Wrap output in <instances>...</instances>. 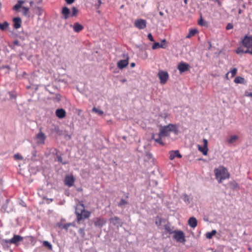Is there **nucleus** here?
Returning a JSON list of instances; mask_svg holds the SVG:
<instances>
[{"instance_id":"60","label":"nucleus","mask_w":252,"mask_h":252,"mask_svg":"<svg viewBox=\"0 0 252 252\" xmlns=\"http://www.w3.org/2000/svg\"><path fill=\"white\" fill-rule=\"evenodd\" d=\"M22 205L23 206H25V205H24V203H22Z\"/></svg>"},{"instance_id":"52","label":"nucleus","mask_w":252,"mask_h":252,"mask_svg":"<svg viewBox=\"0 0 252 252\" xmlns=\"http://www.w3.org/2000/svg\"><path fill=\"white\" fill-rule=\"evenodd\" d=\"M1 68H7L8 70H9V67L8 66H4L1 67Z\"/></svg>"},{"instance_id":"11","label":"nucleus","mask_w":252,"mask_h":252,"mask_svg":"<svg viewBox=\"0 0 252 252\" xmlns=\"http://www.w3.org/2000/svg\"><path fill=\"white\" fill-rule=\"evenodd\" d=\"M178 69L181 73L185 72L189 70V64L184 62H181L178 65Z\"/></svg>"},{"instance_id":"55","label":"nucleus","mask_w":252,"mask_h":252,"mask_svg":"<svg viewBox=\"0 0 252 252\" xmlns=\"http://www.w3.org/2000/svg\"><path fill=\"white\" fill-rule=\"evenodd\" d=\"M98 2H99V4H101V0H98Z\"/></svg>"},{"instance_id":"8","label":"nucleus","mask_w":252,"mask_h":252,"mask_svg":"<svg viewBox=\"0 0 252 252\" xmlns=\"http://www.w3.org/2000/svg\"><path fill=\"white\" fill-rule=\"evenodd\" d=\"M203 146L201 147L200 145H197L198 150L201 152L204 155L206 156L208 153V140L206 139H203Z\"/></svg>"},{"instance_id":"19","label":"nucleus","mask_w":252,"mask_h":252,"mask_svg":"<svg viewBox=\"0 0 252 252\" xmlns=\"http://www.w3.org/2000/svg\"><path fill=\"white\" fill-rule=\"evenodd\" d=\"M21 25V19L19 17H15L13 19V26L14 27L18 29Z\"/></svg>"},{"instance_id":"54","label":"nucleus","mask_w":252,"mask_h":252,"mask_svg":"<svg viewBox=\"0 0 252 252\" xmlns=\"http://www.w3.org/2000/svg\"><path fill=\"white\" fill-rule=\"evenodd\" d=\"M229 72H228V73H227V74H226V76H225V77H226V78L227 79H228V75H229Z\"/></svg>"},{"instance_id":"41","label":"nucleus","mask_w":252,"mask_h":252,"mask_svg":"<svg viewBox=\"0 0 252 252\" xmlns=\"http://www.w3.org/2000/svg\"><path fill=\"white\" fill-rule=\"evenodd\" d=\"M245 51H244L243 49H242V47H239L238 48L237 50H236V53L237 54H240V53H245Z\"/></svg>"},{"instance_id":"34","label":"nucleus","mask_w":252,"mask_h":252,"mask_svg":"<svg viewBox=\"0 0 252 252\" xmlns=\"http://www.w3.org/2000/svg\"><path fill=\"white\" fill-rule=\"evenodd\" d=\"M237 71V69L236 68H234L230 70L229 73L231 74V78H233L236 75Z\"/></svg>"},{"instance_id":"2","label":"nucleus","mask_w":252,"mask_h":252,"mask_svg":"<svg viewBox=\"0 0 252 252\" xmlns=\"http://www.w3.org/2000/svg\"><path fill=\"white\" fill-rule=\"evenodd\" d=\"M216 178L219 183L229 178V173L223 166H219L214 170Z\"/></svg>"},{"instance_id":"61","label":"nucleus","mask_w":252,"mask_h":252,"mask_svg":"<svg viewBox=\"0 0 252 252\" xmlns=\"http://www.w3.org/2000/svg\"><path fill=\"white\" fill-rule=\"evenodd\" d=\"M63 164H66V162H63Z\"/></svg>"},{"instance_id":"33","label":"nucleus","mask_w":252,"mask_h":252,"mask_svg":"<svg viewBox=\"0 0 252 252\" xmlns=\"http://www.w3.org/2000/svg\"><path fill=\"white\" fill-rule=\"evenodd\" d=\"M8 26V24L7 22H4L3 24H0V29L2 30H5Z\"/></svg>"},{"instance_id":"46","label":"nucleus","mask_w":252,"mask_h":252,"mask_svg":"<svg viewBox=\"0 0 252 252\" xmlns=\"http://www.w3.org/2000/svg\"><path fill=\"white\" fill-rule=\"evenodd\" d=\"M37 10L39 15H41L42 14L43 10L40 8H37Z\"/></svg>"},{"instance_id":"59","label":"nucleus","mask_w":252,"mask_h":252,"mask_svg":"<svg viewBox=\"0 0 252 252\" xmlns=\"http://www.w3.org/2000/svg\"><path fill=\"white\" fill-rule=\"evenodd\" d=\"M149 156L150 157H152V155H150V154H149Z\"/></svg>"},{"instance_id":"51","label":"nucleus","mask_w":252,"mask_h":252,"mask_svg":"<svg viewBox=\"0 0 252 252\" xmlns=\"http://www.w3.org/2000/svg\"><path fill=\"white\" fill-rule=\"evenodd\" d=\"M58 160L59 161L62 162V158L61 157H58Z\"/></svg>"},{"instance_id":"4","label":"nucleus","mask_w":252,"mask_h":252,"mask_svg":"<svg viewBox=\"0 0 252 252\" xmlns=\"http://www.w3.org/2000/svg\"><path fill=\"white\" fill-rule=\"evenodd\" d=\"M173 238L177 242L185 243L186 242L184 233L181 230H175L172 232Z\"/></svg>"},{"instance_id":"48","label":"nucleus","mask_w":252,"mask_h":252,"mask_svg":"<svg viewBox=\"0 0 252 252\" xmlns=\"http://www.w3.org/2000/svg\"><path fill=\"white\" fill-rule=\"evenodd\" d=\"M245 95L247 96H251L252 97V93H247L246 92L245 94Z\"/></svg>"},{"instance_id":"22","label":"nucleus","mask_w":252,"mask_h":252,"mask_svg":"<svg viewBox=\"0 0 252 252\" xmlns=\"http://www.w3.org/2000/svg\"><path fill=\"white\" fill-rule=\"evenodd\" d=\"M62 13L63 15V18L66 19L68 18L69 15L70 14V11L69 8L66 7H64L63 8Z\"/></svg>"},{"instance_id":"28","label":"nucleus","mask_w":252,"mask_h":252,"mask_svg":"<svg viewBox=\"0 0 252 252\" xmlns=\"http://www.w3.org/2000/svg\"><path fill=\"white\" fill-rule=\"evenodd\" d=\"M198 24L201 26L208 27V23L207 21L203 20L202 18L198 21Z\"/></svg>"},{"instance_id":"14","label":"nucleus","mask_w":252,"mask_h":252,"mask_svg":"<svg viewBox=\"0 0 252 252\" xmlns=\"http://www.w3.org/2000/svg\"><path fill=\"white\" fill-rule=\"evenodd\" d=\"M106 223V220L99 218H96L94 221L95 226L97 227H102Z\"/></svg>"},{"instance_id":"50","label":"nucleus","mask_w":252,"mask_h":252,"mask_svg":"<svg viewBox=\"0 0 252 252\" xmlns=\"http://www.w3.org/2000/svg\"><path fill=\"white\" fill-rule=\"evenodd\" d=\"M79 233H80L81 234H83L84 233V229H79Z\"/></svg>"},{"instance_id":"15","label":"nucleus","mask_w":252,"mask_h":252,"mask_svg":"<svg viewBox=\"0 0 252 252\" xmlns=\"http://www.w3.org/2000/svg\"><path fill=\"white\" fill-rule=\"evenodd\" d=\"M182 157L178 150L172 151L169 152V158L170 160H173L176 157L181 158Z\"/></svg>"},{"instance_id":"18","label":"nucleus","mask_w":252,"mask_h":252,"mask_svg":"<svg viewBox=\"0 0 252 252\" xmlns=\"http://www.w3.org/2000/svg\"><path fill=\"white\" fill-rule=\"evenodd\" d=\"M128 63V59H125V60H120V61H119L118 62L117 65L119 68L122 69V68L125 67L127 65Z\"/></svg>"},{"instance_id":"40","label":"nucleus","mask_w":252,"mask_h":252,"mask_svg":"<svg viewBox=\"0 0 252 252\" xmlns=\"http://www.w3.org/2000/svg\"><path fill=\"white\" fill-rule=\"evenodd\" d=\"M78 13V10L75 7H73L72 9V12L71 13V15L72 16H75L77 15Z\"/></svg>"},{"instance_id":"37","label":"nucleus","mask_w":252,"mask_h":252,"mask_svg":"<svg viewBox=\"0 0 252 252\" xmlns=\"http://www.w3.org/2000/svg\"><path fill=\"white\" fill-rule=\"evenodd\" d=\"M43 244L45 247H47L49 249H52V245L49 242L45 241L43 242Z\"/></svg>"},{"instance_id":"25","label":"nucleus","mask_w":252,"mask_h":252,"mask_svg":"<svg viewBox=\"0 0 252 252\" xmlns=\"http://www.w3.org/2000/svg\"><path fill=\"white\" fill-rule=\"evenodd\" d=\"M229 187L233 190H237L239 189V187L237 183L235 181L230 182L229 183Z\"/></svg>"},{"instance_id":"23","label":"nucleus","mask_w":252,"mask_h":252,"mask_svg":"<svg viewBox=\"0 0 252 252\" xmlns=\"http://www.w3.org/2000/svg\"><path fill=\"white\" fill-rule=\"evenodd\" d=\"M72 28L74 32H80L83 29V26L78 23H75L73 25Z\"/></svg>"},{"instance_id":"10","label":"nucleus","mask_w":252,"mask_h":252,"mask_svg":"<svg viewBox=\"0 0 252 252\" xmlns=\"http://www.w3.org/2000/svg\"><path fill=\"white\" fill-rule=\"evenodd\" d=\"M243 45L247 48V49L252 47V36H245L242 41Z\"/></svg>"},{"instance_id":"21","label":"nucleus","mask_w":252,"mask_h":252,"mask_svg":"<svg viewBox=\"0 0 252 252\" xmlns=\"http://www.w3.org/2000/svg\"><path fill=\"white\" fill-rule=\"evenodd\" d=\"M238 139V136L236 135H231L227 139L226 141L229 144H233Z\"/></svg>"},{"instance_id":"9","label":"nucleus","mask_w":252,"mask_h":252,"mask_svg":"<svg viewBox=\"0 0 252 252\" xmlns=\"http://www.w3.org/2000/svg\"><path fill=\"white\" fill-rule=\"evenodd\" d=\"M147 22L146 20L142 19H139L136 20L134 22L135 26L138 29L141 30L144 29L146 28Z\"/></svg>"},{"instance_id":"47","label":"nucleus","mask_w":252,"mask_h":252,"mask_svg":"<svg viewBox=\"0 0 252 252\" xmlns=\"http://www.w3.org/2000/svg\"><path fill=\"white\" fill-rule=\"evenodd\" d=\"M65 1L68 4H71L74 1V0H65Z\"/></svg>"},{"instance_id":"30","label":"nucleus","mask_w":252,"mask_h":252,"mask_svg":"<svg viewBox=\"0 0 252 252\" xmlns=\"http://www.w3.org/2000/svg\"><path fill=\"white\" fill-rule=\"evenodd\" d=\"M92 110L94 112L97 114L99 115H102L103 114V111L95 107L93 108Z\"/></svg>"},{"instance_id":"7","label":"nucleus","mask_w":252,"mask_h":252,"mask_svg":"<svg viewBox=\"0 0 252 252\" xmlns=\"http://www.w3.org/2000/svg\"><path fill=\"white\" fill-rule=\"evenodd\" d=\"M75 182V178L72 174H68L65 176L64 183L68 187H72Z\"/></svg>"},{"instance_id":"29","label":"nucleus","mask_w":252,"mask_h":252,"mask_svg":"<svg viewBox=\"0 0 252 252\" xmlns=\"http://www.w3.org/2000/svg\"><path fill=\"white\" fill-rule=\"evenodd\" d=\"M244 81H245V79L244 78H242L240 76H238L235 78L234 81L235 83L242 84V83H244Z\"/></svg>"},{"instance_id":"38","label":"nucleus","mask_w":252,"mask_h":252,"mask_svg":"<svg viewBox=\"0 0 252 252\" xmlns=\"http://www.w3.org/2000/svg\"><path fill=\"white\" fill-rule=\"evenodd\" d=\"M22 12L23 15H27L28 14L29 8L23 7H22Z\"/></svg>"},{"instance_id":"58","label":"nucleus","mask_w":252,"mask_h":252,"mask_svg":"<svg viewBox=\"0 0 252 252\" xmlns=\"http://www.w3.org/2000/svg\"><path fill=\"white\" fill-rule=\"evenodd\" d=\"M30 3H31V5H32V1H31V2H30Z\"/></svg>"},{"instance_id":"17","label":"nucleus","mask_w":252,"mask_h":252,"mask_svg":"<svg viewBox=\"0 0 252 252\" xmlns=\"http://www.w3.org/2000/svg\"><path fill=\"white\" fill-rule=\"evenodd\" d=\"M180 197L186 205L189 204L192 201V198L186 193L183 194Z\"/></svg>"},{"instance_id":"56","label":"nucleus","mask_w":252,"mask_h":252,"mask_svg":"<svg viewBox=\"0 0 252 252\" xmlns=\"http://www.w3.org/2000/svg\"><path fill=\"white\" fill-rule=\"evenodd\" d=\"M159 14H160V15H163V13H162V12H159Z\"/></svg>"},{"instance_id":"20","label":"nucleus","mask_w":252,"mask_h":252,"mask_svg":"<svg viewBox=\"0 0 252 252\" xmlns=\"http://www.w3.org/2000/svg\"><path fill=\"white\" fill-rule=\"evenodd\" d=\"M65 111L63 109H57L56 111V114L57 116L60 118L62 119L65 116Z\"/></svg>"},{"instance_id":"12","label":"nucleus","mask_w":252,"mask_h":252,"mask_svg":"<svg viewBox=\"0 0 252 252\" xmlns=\"http://www.w3.org/2000/svg\"><path fill=\"white\" fill-rule=\"evenodd\" d=\"M23 238L22 237L19 235H14V237L8 240V242L11 244H14L16 245H18L19 243L23 240Z\"/></svg>"},{"instance_id":"1","label":"nucleus","mask_w":252,"mask_h":252,"mask_svg":"<svg viewBox=\"0 0 252 252\" xmlns=\"http://www.w3.org/2000/svg\"><path fill=\"white\" fill-rule=\"evenodd\" d=\"M178 126L175 124H170L167 126H161L159 128L158 138H155V135H153L152 138L157 143L160 145H164L163 141L170 135L171 132L177 134L178 131Z\"/></svg>"},{"instance_id":"24","label":"nucleus","mask_w":252,"mask_h":252,"mask_svg":"<svg viewBox=\"0 0 252 252\" xmlns=\"http://www.w3.org/2000/svg\"><path fill=\"white\" fill-rule=\"evenodd\" d=\"M197 32V30L195 29H190L189 31V32L188 34L186 36L187 38H189L192 36L195 35V34Z\"/></svg>"},{"instance_id":"44","label":"nucleus","mask_w":252,"mask_h":252,"mask_svg":"<svg viewBox=\"0 0 252 252\" xmlns=\"http://www.w3.org/2000/svg\"><path fill=\"white\" fill-rule=\"evenodd\" d=\"M226 30H230L231 29L233 28V25L232 24H230V23H229L227 26H226Z\"/></svg>"},{"instance_id":"43","label":"nucleus","mask_w":252,"mask_h":252,"mask_svg":"<svg viewBox=\"0 0 252 252\" xmlns=\"http://www.w3.org/2000/svg\"><path fill=\"white\" fill-rule=\"evenodd\" d=\"M148 37L150 41H154V38H153V36H152V34H151V33H149V34H148Z\"/></svg>"},{"instance_id":"53","label":"nucleus","mask_w":252,"mask_h":252,"mask_svg":"<svg viewBox=\"0 0 252 252\" xmlns=\"http://www.w3.org/2000/svg\"><path fill=\"white\" fill-rule=\"evenodd\" d=\"M135 63H131V64H130V66H131V67H133L135 66Z\"/></svg>"},{"instance_id":"35","label":"nucleus","mask_w":252,"mask_h":252,"mask_svg":"<svg viewBox=\"0 0 252 252\" xmlns=\"http://www.w3.org/2000/svg\"><path fill=\"white\" fill-rule=\"evenodd\" d=\"M127 202L126 200L125 199H121L120 202L118 204V205L120 207H122L123 206L127 204Z\"/></svg>"},{"instance_id":"27","label":"nucleus","mask_w":252,"mask_h":252,"mask_svg":"<svg viewBox=\"0 0 252 252\" xmlns=\"http://www.w3.org/2000/svg\"><path fill=\"white\" fill-rule=\"evenodd\" d=\"M24 3L23 0H19L17 3L14 6L13 9L18 10L20 8H22V4Z\"/></svg>"},{"instance_id":"45","label":"nucleus","mask_w":252,"mask_h":252,"mask_svg":"<svg viewBox=\"0 0 252 252\" xmlns=\"http://www.w3.org/2000/svg\"><path fill=\"white\" fill-rule=\"evenodd\" d=\"M9 94L11 99H15L16 98V95L11 94V93H9Z\"/></svg>"},{"instance_id":"49","label":"nucleus","mask_w":252,"mask_h":252,"mask_svg":"<svg viewBox=\"0 0 252 252\" xmlns=\"http://www.w3.org/2000/svg\"><path fill=\"white\" fill-rule=\"evenodd\" d=\"M156 224L157 225H160V224H161V220H160L159 219V221H156Z\"/></svg>"},{"instance_id":"13","label":"nucleus","mask_w":252,"mask_h":252,"mask_svg":"<svg viewBox=\"0 0 252 252\" xmlns=\"http://www.w3.org/2000/svg\"><path fill=\"white\" fill-rule=\"evenodd\" d=\"M109 221L111 223L114 225L116 226L117 227L121 226L122 225L121 220L118 217H117L110 219Z\"/></svg>"},{"instance_id":"31","label":"nucleus","mask_w":252,"mask_h":252,"mask_svg":"<svg viewBox=\"0 0 252 252\" xmlns=\"http://www.w3.org/2000/svg\"><path fill=\"white\" fill-rule=\"evenodd\" d=\"M169 116V114L166 111H163L160 114V117H161L162 118H163L164 119L168 118Z\"/></svg>"},{"instance_id":"3","label":"nucleus","mask_w":252,"mask_h":252,"mask_svg":"<svg viewBox=\"0 0 252 252\" xmlns=\"http://www.w3.org/2000/svg\"><path fill=\"white\" fill-rule=\"evenodd\" d=\"M75 213L78 221L83 219L88 218L90 216V212L85 210L83 204L81 203L77 205Z\"/></svg>"},{"instance_id":"26","label":"nucleus","mask_w":252,"mask_h":252,"mask_svg":"<svg viewBox=\"0 0 252 252\" xmlns=\"http://www.w3.org/2000/svg\"><path fill=\"white\" fill-rule=\"evenodd\" d=\"M217 233V231L213 230L211 232H207L206 234V237L208 239H211L213 236Z\"/></svg>"},{"instance_id":"16","label":"nucleus","mask_w":252,"mask_h":252,"mask_svg":"<svg viewBox=\"0 0 252 252\" xmlns=\"http://www.w3.org/2000/svg\"><path fill=\"white\" fill-rule=\"evenodd\" d=\"M188 224L192 228H194L197 225V220L195 218L190 217L188 220Z\"/></svg>"},{"instance_id":"5","label":"nucleus","mask_w":252,"mask_h":252,"mask_svg":"<svg viewBox=\"0 0 252 252\" xmlns=\"http://www.w3.org/2000/svg\"><path fill=\"white\" fill-rule=\"evenodd\" d=\"M46 138V136L45 134L42 131H40L35 135L34 138V141L37 145H43L45 143Z\"/></svg>"},{"instance_id":"39","label":"nucleus","mask_w":252,"mask_h":252,"mask_svg":"<svg viewBox=\"0 0 252 252\" xmlns=\"http://www.w3.org/2000/svg\"><path fill=\"white\" fill-rule=\"evenodd\" d=\"M160 43H159L158 42H155L152 46V49L154 50L158 49L159 48H160Z\"/></svg>"},{"instance_id":"36","label":"nucleus","mask_w":252,"mask_h":252,"mask_svg":"<svg viewBox=\"0 0 252 252\" xmlns=\"http://www.w3.org/2000/svg\"><path fill=\"white\" fill-rule=\"evenodd\" d=\"M71 225H72L71 223H67V224H64V225H60L59 227L62 228H63V229L67 230L68 229V228Z\"/></svg>"},{"instance_id":"62","label":"nucleus","mask_w":252,"mask_h":252,"mask_svg":"<svg viewBox=\"0 0 252 252\" xmlns=\"http://www.w3.org/2000/svg\"><path fill=\"white\" fill-rule=\"evenodd\" d=\"M185 2H187V0H185Z\"/></svg>"},{"instance_id":"6","label":"nucleus","mask_w":252,"mask_h":252,"mask_svg":"<svg viewBox=\"0 0 252 252\" xmlns=\"http://www.w3.org/2000/svg\"><path fill=\"white\" fill-rule=\"evenodd\" d=\"M158 76L159 78L160 83L162 84H165L169 78L167 72L163 70H160L158 73Z\"/></svg>"},{"instance_id":"57","label":"nucleus","mask_w":252,"mask_h":252,"mask_svg":"<svg viewBox=\"0 0 252 252\" xmlns=\"http://www.w3.org/2000/svg\"><path fill=\"white\" fill-rule=\"evenodd\" d=\"M126 79H124V80L122 81V82H126Z\"/></svg>"},{"instance_id":"32","label":"nucleus","mask_w":252,"mask_h":252,"mask_svg":"<svg viewBox=\"0 0 252 252\" xmlns=\"http://www.w3.org/2000/svg\"><path fill=\"white\" fill-rule=\"evenodd\" d=\"M160 48H163V49H165L167 47V42H166V40L165 39H162L161 41V43L160 44Z\"/></svg>"},{"instance_id":"42","label":"nucleus","mask_w":252,"mask_h":252,"mask_svg":"<svg viewBox=\"0 0 252 252\" xmlns=\"http://www.w3.org/2000/svg\"><path fill=\"white\" fill-rule=\"evenodd\" d=\"M14 158L16 159H23V158L20 154H17L14 155Z\"/></svg>"}]
</instances>
